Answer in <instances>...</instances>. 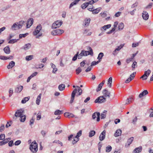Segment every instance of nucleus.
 <instances>
[{
  "mask_svg": "<svg viewBox=\"0 0 153 153\" xmlns=\"http://www.w3.org/2000/svg\"><path fill=\"white\" fill-rule=\"evenodd\" d=\"M105 133L106 131L104 130L100 134L99 137V139L100 141L103 140L105 138Z\"/></svg>",
  "mask_w": 153,
  "mask_h": 153,
  "instance_id": "11",
  "label": "nucleus"
},
{
  "mask_svg": "<svg viewBox=\"0 0 153 153\" xmlns=\"http://www.w3.org/2000/svg\"><path fill=\"white\" fill-rule=\"evenodd\" d=\"M21 143V141L20 140H18L16 141L15 143L14 144L16 146H18Z\"/></svg>",
  "mask_w": 153,
  "mask_h": 153,
  "instance_id": "60",
  "label": "nucleus"
},
{
  "mask_svg": "<svg viewBox=\"0 0 153 153\" xmlns=\"http://www.w3.org/2000/svg\"><path fill=\"white\" fill-rule=\"evenodd\" d=\"M89 49L88 50H89V51H86L83 50V53L84 56H87L89 55H90L91 56H92L93 55V52L92 49L91 47H88Z\"/></svg>",
  "mask_w": 153,
  "mask_h": 153,
  "instance_id": "5",
  "label": "nucleus"
},
{
  "mask_svg": "<svg viewBox=\"0 0 153 153\" xmlns=\"http://www.w3.org/2000/svg\"><path fill=\"white\" fill-rule=\"evenodd\" d=\"M42 28L40 24L38 25L35 29V31L33 32V34L34 36L36 35L39 32Z\"/></svg>",
  "mask_w": 153,
  "mask_h": 153,
  "instance_id": "7",
  "label": "nucleus"
},
{
  "mask_svg": "<svg viewBox=\"0 0 153 153\" xmlns=\"http://www.w3.org/2000/svg\"><path fill=\"white\" fill-rule=\"evenodd\" d=\"M100 16L103 17L105 18L107 16L106 12H102L100 14Z\"/></svg>",
  "mask_w": 153,
  "mask_h": 153,
  "instance_id": "50",
  "label": "nucleus"
},
{
  "mask_svg": "<svg viewBox=\"0 0 153 153\" xmlns=\"http://www.w3.org/2000/svg\"><path fill=\"white\" fill-rule=\"evenodd\" d=\"M24 112V110L23 109H20L17 110L15 112V117L13 118V119L16 120L17 117H19L22 116Z\"/></svg>",
  "mask_w": 153,
  "mask_h": 153,
  "instance_id": "2",
  "label": "nucleus"
},
{
  "mask_svg": "<svg viewBox=\"0 0 153 153\" xmlns=\"http://www.w3.org/2000/svg\"><path fill=\"white\" fill-rule=\"evenodd\" d=\"M111 26V24L105 25L100 28V30L102 32H104L106 30V29L110 28Z\"/></svg>",
  "mask_w": 153,
  "mask_h": 153,
  "instance_id": "15",
  "label": "nucleus"
},
{
  "mask_svg": "<svg viewBox=\"0 0 153 153\" xmlns=\"http://www.w3.org/2000/svg\"><path fill=\"white\" fill-rule=\"evenodd\" d=\"M134 100V98L132 97H130L126 100V104H129L132 102Z\"/></svg>",
  "mask_w": 153,
  "mask_h": 153,
  "instance_id": "14",
  "label": "nucleus"
},
{
  "mask_svg": "<svg viewBox=\"0 0 153 153\" xmlns=\"http://www.w3.org/2000/svg\"><path fill=\"white\" fill-rule=\"evenodd\" d=\"M28 33H26L24 34H20L19 35V38L20 39H21L23 37H25L27 35H28Z\"/></svg>",
  "mask_w": 153,
  "mask_h": 153,
  "instance_id": "46",
  "label": "nucleus"
},
{
  "mask_svg": "<svg viewBox=\"0 0 153 153\" xmlns=\"http://www.w3.org/2000/svg\"><path fill=\"white\" fill-rule=\"evenodd\" d=\"M142 17L143 18L146 20L148 19L149 18V15L147 12L146 11H143L142 13Z\"/></svg>",
  "mask_w": 153,
  "mask_h": 153,
  "instance_id": "17",
  "label": "nucleus"
},
{
  "mask_svg": "<svg viewBox=\"0 0 153 153\" xmlns=\"http://www.w3.org/2000/svg\"><path fill=\"white\" fill-rule=\"evenodd\" d=\"M30 99V97H25L22 100L21 102L22 103H25L27 101Z\"/></svg>",
  "mask_w": 153,
  "mask_h": 153,
  "instance_id": "32",
  "label": "nucleus"
},
{
  "mask_svg": "<svg viewBox=\"0 0 153 153\" xmlns=\"http://www.w3.org/2000/svg\"><path fill=\"white\" fill-rule=\"evenodd\" d=\"M18 39H13L10 40L9 42L8 43L10 44H13L17 42Z\"/></svg>",
  "mask_w": 153,
  "mask_h": 153,
  "instance_id": "49",
  "label": "nucleus"
},
{
  "mask_svg": "<svg viewBox=\"0 0 153 153\" xmlns=\"http://www.w3.org/2000/svg\"><path fill=\"white\" fill-rule=\"evenodd\" d=\"M85 60H83V61H82V62H81L80 63V66L81 67H84L85 65Z\"/></svg>",
  "mask_w": 153,
  "mask_h": 153,
  "instance_id": "61",
  "label": "nucleus"
},
{
  "mask_svg": "<svg viewBox=\"0 0 153 153\" xmlns=\"http://www.w3.org/2000/svg\"><path fill=\"white\" fill-rule=\"evenodd\" d=\"M62 23V21H57L54 23H53L52 25V28H56L60 27Z\"/></svg>",
  "mask_w": 153,
  "mask_h": 153,
  "instance_id": "6",
  "label": "nucleus"
},
{
  "mask_svg": "<svg viewBox=\"0 0 153 153\" xmlns=\"http://www.w3.org/2000/svg\"><path fill=\"white\" fill-rule=\"evenodd\" d=\"M134 140V137H131L129 138L127 141V143H126L125 144V147H128L129 146L130 144H131Z\"/></svg>",
  "mask_w": 153,
  "mask_h": 153,
  "instance_id": "12",
  "label": "nucleus"
},
{
  "mask_svg": "<svg viewBox=\"0 0 153 153\" xmlns=\"http://www.w3.org/2000/svg\"><path fill=\"white\" fill-rule=\"evenodd\" d=\"M153 4L152 3H150L146 7V9H149L152 6Z\"/></svg>",
  "mask_w": 153,
  "mask_h": 153,
  "instance_id": "63",
  "label": "nucleus"
},
{
  "mask_svg": "<svg viewBox=\"0 0 153 153\" xmlns=\"http://www.w3.org/2000/svg\"><path fill=\"white\" fill-rule=\"evenodd\" d=\"M33 55H30L28 56H27L26 57V59L27 60H30L32 59L33 58Z\"/></svg>",
  "mask_w": 153,
  "mask_h": 153,
  "instance_id": "53",
  "label": "nucleus"
},
{
  "mask_svg": "<svg viewBox=\"0 0 153 153\" xmlns=\"http://www.w3.org/2000/svg\"><path fill=\"white\" fill-rule=\"evenodd\" d=\"M81 0H75L73 2H72L70 5L69 8L70 9L74 5L77 4Z\"/></svg>",
  "mask_w": 153,
  "mask_h": 153,
  "instance_id": "21",
  "label": "nucleus"
},
{
  "mask_svg": "<svg viewBox=\"0 0 153 153\" xmlns=\"http://www.w3.org/2000/svg\"><path fill=\"white\" fill-rule=\"evenodd\" d=\"M106 98L104 96H100L98 97L94 101L95 103H102L106 101Z\"/></svg>",
  "mask_w": 153,
  "mask_h": 153,
  "instance_id": "3",
  "label": "nucleus"
},
{
  "mask_svg": "<svg viewBox=\"0 0 153 153\" xmlns=\"http://www.w3.org/2000/svg\"><path fill=\"white\" fill-rule=\"evenodd\" d=\"M91 19L90 18H86L85 20V25L88 26L89 25Z\"/></svg>",
  "mask_w": 153,
  "mask_h": 153,
  "instance_id": "35",
  "label": "nucleus"
},
{
  "mask_svg": "<svg viewBox=\"0 0 153 153\" xmlns=\"http://www.w3.org/2000/svg\"><path fill=\"white\" fill-rule=\"evenodd\" d=\"M23 87L22 86H19L15 88V92L17 93L20 92L22 90Z\"/></svg>",
  "mask_w": 153,
  "mask_h": 153,
  "instance_id": "24",
  "label": "nucleus"
},
{
  "mask_svg": "<svg viewBox=\"0 0 153 153\" xmlns=\"http://www.w3.org/2000/svg\"><path fill=\"white\" fill-rule=\"evenodd\" d=\"M84 56L83 53V50L81 51L80 53L79 54H78V59H80L82 58V56Z\"/></svg>",
  "mask_w": 153,
  "mask_h": 153,
  "instance_id": "43",
  "label": "nucleus"
},
{
  "mask_svg": "<svg viewBox=\"0 0 153 153\" xmlns=\"http://www.w3.org/2000/svg\"><path fill=\"white\" fill-rule=\"evenodd\" d=\"M64 32V31L62 30L56 29L52 31L51 34L52 35L56 36L60 35Z\"/></svg>",
  "mask_w": 153,
  "mask_h": 153,
  "instance_id": "4",
  "label": "nucleus"
},
{
  "mask_svg": "<svg viewBox=\"0 0 153 153\" xmlns=\"http://www.w3.org/2000/svg\"><path fill=\"white\" fill-rule=\"evenodd\" d=\"M95 134V132L94 130L91 131L89 133V136L90 137H91L94 136Z\"/></svg>",
  "mask_w": 153,
  "mask_h": 153,
  "instance_id": "41",
  "label": "nucleus"
},
{
  "mask_svg": "<svg viewBox=\"0 0 153 153\" xmlns=\"http://www.w3.org/2000/svg\"><path fill=\"white\" fill-rule=\"evenodd\" d=\"M0 59L3 60H7V57L5 56H0Z\"/></svg>",
  "mask_w": 153,
  "mask_h": 153,
  "instance_id": "56",
  "label": "nucleus"
},
{
  "mask_svg": "<svg viewBox=\"0 0 153 153\" xmlns=\"http://www.w3.org/2000/svg\"><path fill=\"white\" fill-rule=\"evenodd\" d=\"M77 91V90L76 89H75L73 91L71 94V99L70 101V103H72L73 102L76 93Z\"/></svg>",
  "mask_w": 153,
  "mask_h": 153,
  "instance_id": "9",
  "label": "nucleus"
},
{
  "mask_svg": "<svg viewBox=\"0 0 153 153\" xmlns=\"http://www.w3.org/2000/svg\"><path fill=\"white\" fill-rule=\"evenodd\" d=\"M79 53V52H77L76 53L73 57V58H72L73 61H75L76 60L77 57H78Z\"/></svg>",
  "mask_w": 153,
  "mask_h": 153,
  "instance_id": "48",
  "label": "nucleus"
},
{
  "mask_svg": "<svg viewBox=\"0 0 153 153\" xmlns=\"http://www.w3.org/2000/svg\"><path fill=\"white\" fill-rule=\"evenodd\" d=\"M101 9L100 7L98 8L95 9H93V14H97L100 11Z\"/></svg>",
  "mask_w": 153,
  "mask_h": 153,
  "instance_id": "34",
  "label": "nucleus"
},
{
  "mask_svg": "<svg viewBox=\"0 0 153 153\" xmlns=\"http://www.w3.org/2000/svg\"><path fill=\"white\" fill-rule=\"evenodd\" d=\"M99 62H99L98 61L97 62L93 61L91 63V66H93L95 65L98 64Z\"/></svg>",
  "mask_w": 153,
  "mask_h": 153,
  "instance_id": "57",
  "label": "nucleus"
},
{
  "mask_svg": "<svg viewBox=\"0 0 153 153\" xmlns=\"http://www.w3.org/2000/svg\"><path fill=\"white\" fill-rule=\"evenodd\" d=\"M88 5V2H85L82 4L81 5V8L82 9H84L86 8Z\"/></svg>",
  "mask_w": 153,
  "mask_h": 153,
  "instance_id": "29",
  "label": "nucleus"
},
{
  "mask_svg": "<svg viewBox=\"0 0 153 153\" xmlns=\"http://www.w3.org/2000/svg\"><path fill=\"white\" fill-rule=\"evenodd\" d=\"M137 66V63L136 61H134L133 62V64L132 65V70L134 69V68Z\"/></svg>",
  "mask_w": 153,
  "mask_h": 153,
  "instance_id": "52",
  "label": "nucleus"
},
{
  "mask_svg": "<svg viewBox=\"0 0 153 153\" xmlns=\"http://www.w3.org/2000/svg\"><path fill=\"white\" fill-rule=\"evenodd\" d=\"M142 150V147L141 146H140L139 147H137L133 151V153H139L141 152Z\"/></svg>",
  "mask_w": 153,
  "mask_h": 153,
  "instance_id": "20",
  "label": "nucleus"
},
{
  "mask_svg": "<svg viewBox=\"0 0 153 153\" xmlns=\"http://www.w3.org/2000/svg\"><path fill=\"white\" fill-rule=\"evenodd\" d=\"M104 56V54L103 53H100L98 55V57H97V59H98L99 62H100L101 61L102 57Z\"/></svg>",
  "mask_w": 153,
  "mask_h": 153,
  "instance_id": "27",
  "label": "nucleus"
},
{
  "mask_svg": "<svg viewBox=\"0 0 153 153\" xmlns=\"http://www.w3.org/2000/svg\"><path fill=\"white\" fill-rule=\"evenodd\" d=\"M102 86V84H100L98 85V87L96 89V91L97 92H98L99 91H100L101 90Z\"/></svg>",
  "mask_w": 153,
  "mask_h": 153,
  "instance_id": "51",
  "label": "nucleus"
},
{
  "mask_svg": "<svg viewBox=\"0 0 153 153\" xmlns=\"http://www.w3.org/2000/svg\"><path fill=\"white\" fill-rule=\"evenodd\" d=\"M64 115L65 117H67L69 118L74 117V115L71 113L68 112H65L64 114Z\"/></svg>",
  "mask_w": 153,
  "mask_h": 153,
  "instance_id": "16",
  "label": "nucleus"
},
{
  "mask_svg": "<svg viewBox=\"0 0 153 153\" xmlns=\"http://www.w3.org/2000/svg\"><path fill=\"white\" fill-rule=\"evenodd\" d=\"M63 113L62 111L59 110H56L54 112V114L56 115H59Z\"/></svg>",
  "mask_w": 153,
  "mask_h": 153,
  "instance_id": "36",
  "label": "nucleus"
},
{
  "mask_svg": "<svg viewBox=\"0 0 153 153\" xmlns=\"http://www.w3.org/2000/svg\"><path fill=\"white\" fill-rule=\"evenodd\" d=\"M148 77V76L147 75L144 74L140 77V78H142L143 80H145L147 79Z\"/></svg>",
  "mask_w": 153,
  "mask_h": 153,
  "instance_id": "54",
  "label": "nucleus"
},
{
  "mask_svg": "<svg viewBox=\"0 0 153 153\" xmlns=\"http://www.w3.org/2000/svg\"><path fill=\"white\" fill-rule=\"evenodd\" d=\"M112 149V147L110 146H108L106 148V152H110Z\"/></svg>",
  "mask_w": 153,
  "mask_h": 153,
  "instance_id": "45",
  "label": "nucleus"
},
{
  "mask_svg": "<svg viewBox=\"0 0 153 153\" xmlns=\"http://www.w3.org/2000/svg\"><path fill=\"white\" fill-rule=\"evenodd\" d=\"M79 140V137H78L76 136L74 138L73 140L72 141V143L74 144L76 143Z\"/></svg>",
  "mask_w": 153,
  "mask_h": 153,
  "instance_id": "30",
  "label": "nucleus"
},
{
  "mask_svg": "<svg viewBox=\"0 0 153 153\" xmlns=\"http://www.w3.org/2000/svg\"><path fill=\"white\" fill-rule=\"evenodd\" d=\"M77 87L78 88V92L79 93V95H80L82 94V89L79 87L77 86Z\"/></svg>",
  "mask_w": 153,
  "mask_h": 153,
  "instance_id": "58",
  "label": "nucleus"
},
{
  "mask_svg": "<svg viewBox=\"0 0 153 153\" xmlns=\"http://www.w3.org/2000/svg\"><path fill=\"white\" fill-rule=\"evenodd\" d=\"M65 86L64 85L62 84L60 85L59 86V89L60 91H62L64 89Z\"/></svg>",
  "mask_w": 153,
  "mask_h": 153,
  "instance_id": "40",
  "label": "nucleus"
},
{
  "mask_svg": "<svg viewBox=\"0 0 153 153\" xmlns=\"http://www.w3.org/2000/svg\"><path fill=\"white\" fill-rule=\"evenodd\" d=\"M15 65V62L13 61H12L9 63V65H7V68L8 69L11 68L14 66Z\"/></svg>",
  "mask_w": 153,
  "mask_h": 153,
  "instance_id": "22",
  "label": "nucleus"
},
{
  "mask_svg": "<svg viewBox=\"0 0 153 153\" xmlns=\"http://www.w3.org/2000/svg\"><path fill=\"white\" fill-rule=\"evenodd\" d=\"M30 150L33 153H36L38 151V144L35 141L32 142L30 147Z\"/></svg>",
  "mask_w": 153,
  "mask_h": 153,
  "instance_id": "1",
  "label": "nucleus"
},
{
  "mask_svg": "<svg viewBox=\"0 0 153 153\" xmlns=\"http://www.w3.org/2000/svg\"><path fill=\"white\" fill-rule=\"evenodd\" d=\"M82 131L81 130L79 131L77 134V135L76 136V137H79L82 135Z\"/></svg>",
  "mask_w": 153,
  "mask_h": 153,
  "instance_id": "59",
  "label": "nucleus"
},
{
  "mask_svg": "<svg viewBox=\"0 0 153 153\" xmlns=\"http://www.w3.org/2000/svg\"><path fill=\"white\" fill-rule=\"evenodd\" d=\"M88 30L86 29L85 30L83 33V34L86 35V36H90L91 34V32H89L88 33Z\"/></svg>",
  "mask_w": 153,
  "mask_h": 153,
  "instance_id": "42",
  "label": "nucleus"
},
{
  "mask_svg": "<svg viewBox=\"0 0 153 153\" xmlns=\"http://www.w3.org/2000/svg\"><path fill=\"white\" fill-rule=\"evenodd\" d=\"M33 22V19L32 18H30L29 19L27 23L26 26L27 28L30 27L31 25H32Z\"/></svg>",
  "mask_w": 153,
  "mask_h": 153,
  "instance_id": "13",
  "label": "nucleus"
},
{
  "mask_svg": "<svg viewBox=\"0 0 153 153\" xmlns=\"http://www.w3.org/2000/svg\"><path fill=\"white\" fill-rule=\"evenodd\" d=\"M133 79V78L131 77H129L125 82L126 83H127L130 82L131 80Z\"/></svg>",
  "mask_w": 153,
  "mask_h": 153,
  "instance_id": "55",
  "label": "nucleus"
},
{
  "mask_svg": "<svg viewBox=\"0 0 153 153\" xmlns=\"http://www.w3.org/2000/svg\"><path fill=\"white\" fill-rule=\"evenodd\" d=\"M133 59L131 57V58L127 59L126 60V62L127 63H129Z\"/></svg>",
  "mask_w": 153,
  "mask_h": 153,
  "instance_id": "62",
  "label": "nucleus"
},
{
  "mask_svg": "<svg viewBox=\"0 0 153 153\" xmlns=\"http://www.w3.org/2000/svg\"><path fill=\"white\" fill-rule=\"evenodd\" d=\"M19 120L21 122H24L26 119V116L25 115H22L19 117Z\"/></svg>",
  "mask_w": 153,
  "mask_h": 153,
  "instance_id": "38",
  "label": "nucleus"
},
{
  "mask_svg": "<svg viewBox=\"0 0 153 153\" xmlns=\"http://www.w3.org/2000/svg\"><path fill=\"white\" fill-rule=\"evenodd\" d=\"M9 142V140L8 139H4L2 141H0V146L3 145Z\"/></svg>",
  "mask_w": 153,
  "mask_h": 153,
  "instance_id": "26",
  "label": "nucleus"
},
{
  "mask_svg": "<svg viewBox=\"0 0 153 153\" xmlns=\"http://www.w3.org/2000/svg\"><path fill=\"white\" fill-rule=\"evenodd\" d=\"M121 130L120 129H118L116 130L114 135L115 137H117L121 135Z\"/></svg>",
  "mask_w": 153,
  "mask_h": 153,
  "instance_id": "18",
  "label": "nucleus"
},
{
  "mask_svg": "<svg viewBox=\"0 0 153 153\" xmlns=\"http://www.w3.org/2000/svg\"><path fill=\"white\" fill-rule=\"evenodd\" d=\"M107 111H104L101 114V119H104L105 117L106 116V114Z\"/></svg>",
  "mask_w": 153,
  "mask_h": 153,
  "instance_id": "39",
  "label": "nucleus"
},
{
  "mask_svg": "<svg viewBox=\"0 0 153 153\" xmlns=\"http://www.w3.org/2000/svg\"><path fill=\"white\" fill-rule=\"evenodd\" d=\"M82 71V69L80 67H79L76 70V74H79Z\"/></svg>",
  "mask_w": 153,
  "mask_h": 153,
  "instance_id": "44",
  "label": "nucleus"
},
{
  "mask_svg": "<svg viewBox=\"0 0 153 153\" xmlns=\"http://www.w3.org/2000/svg\"><path fill=\"white\" fill-rule=\"evenodd\" d=\"M41 95H42L41 94H40L38 95V96L37 97V98L36 100V103L38 105H39V102L40 101V99H41Z\"/></svg>",
  "mask_w": 153,
  "mask_h": 153,
  "instance_id": "28",
  "label": "nucleus"
},
{
  "mask_svg": "<svg viewBox=\"0 0 153 153\" xmlns=\"http://www.w3.org/2000/svg\"><path fill=\"white\" fill-rule=\"evenodd\" d=\"M148 94V91L147 90H145L139 94V97L140 98H142V97L145 96V95Z\"/></svg>",
  "mask_w": 153,
  "mask_h": 153,
  "instance_id": "19",
  "label": "nucleus"
},
{
  "mask_svg": "<svg viewBox=\"0 0 153 153\" xmlns=\"http://www.w3.org/2000/svg\"><path fill=\"white\" fill-rule=\"evenodd\" d=\"M151 72V70L149 69H148L147 71H145L144 74L147 75V76L148 77Z\"/></svg>",
  "mask_w": 153,
  "mask_h": 153,
  "instance_id": "47",
  "label": "nucleus"
},
{
  "mask_svg": "<svg viewBox=\"0 0 153 153\" xmlns=\"http://www.w3.org/2000/svg\"><path fill=\"white\" fill-rule=\"evenodd\" d=\"M41 113H38L37 114V120H39L41 118Z\"/></svg>",
  "mask_w": 153,
  "mask_h": 153,
  "instance_id": "64",
  "label": "nucleus"
},
{
  "mask_svg": "<svg viewBox=\"0 0 153 153\" xmlns=\"http://www.w3.org/2000/svg\"><path fill=\"white\" fill-rule=\"evenodd\" d=\"M19 29L18 24L16 23H14L11 27V29L13 30H15Z\"/></svg>",
  "mask_w": 153,
  "mask_h": 153,
  "instance_id": "25",
  "label": "nucleus"
},
{
  "mask_svg": "<svg viewBox=\"0 0 153 153\" xmlns=\"http://www.w3.org/2000/svg\"><path fill=\"white\" fill-rule=\"evenodd\" d=\"M97 116V121H99L100 120V113L99 112H95L94 113L92 116V118L94 119Z\"/></svg>",
  "mask_w": 153,
  "mask_h": 153,
  "instance_id": "10",
  "label": "nucleus"
},
{
  "mask_svg": "<svg viewBox=\"0 0 153 153\" xmlns=\"http://www.w3.org/2000/svg\"><path fill=\"white\" fill-rule=\"evenodd\" d=\"M31 45L30 43H28L25 44L24 46V49L26 50L29 49V48H30Z\"/></svg>",
  "mask_w": 153,
  "mask_h": 153,
  "instance_id": "31",
  "label": "nucleus"
},
{
  "mask_svg": "<svg viewBox=\"0 0 153 153\" xmlns=\"http://www.w3.org/2000/svg\"><path fill=\"white\" fill-rule=\"evenodd\" d=\"M102 93L103 95L102 96H104V97L106 98L107 97L110 98V93L106 89H105L103 90L102 91Z\"/></svg>",
  "mask_w": 153,
  "mask_h": 153,
  "instance_id": "8",
  "label": "nucleus"
},
{
  "mask_svg": "<svg viewBox=\"0 0 153 153\" xmlns=\"http://www.w3.org/2000/svg\"><path fill=\"white\" fill-rule=\"evenodd\" d=\"M24 23V22L23 21H20L19 22V23H16L18 24V28H19V29L20 28L22 27Z\"/></svg>",
  "mask_w": 153,
  "mask_h": 153,
  "instance_id": "37",
  "label": "nucleus"
},
{
  "mask_svg": "<svg viewBox=\"0 0 153 153\" xmlns=\"http://www.w3.org/2000/svg\"><path fill=\"white\" fill-rule=\"evenodd\" d=\"M4 51L5 53L7 54H9L10 52V48L8 46L4 48Z\"/></svg>",
  "mask_w": 153,
  "mask_h": 153,
  "instance_id": "23",
  "label": "nucleus"
},
{
  "mask_svg": "<svg viewBox=\"0 0 153 153\" xmlns=\"http://www.w3.org/2000/svg\"><path fill=\"white\" fill-rule=\"evenodd\" d=\"M124 25L123 23H121L119 24L118 26V28L120 30H122L124 28Z\"/></svg>",
  "mask_w": 153,
  "mask_h": 153,
  "instance_id": "33",
  "label": "nucleus"
}]
</instances>
